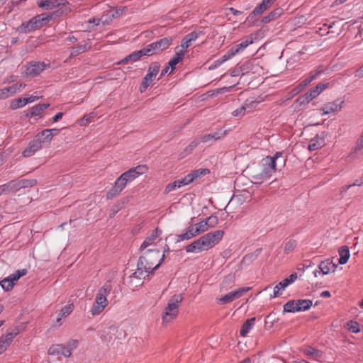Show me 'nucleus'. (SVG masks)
<instances>
[{"label": "nucleus", "instance_id": "obj_59", "mask_svg": "<svg viewBox=\"0 0 363 363\" xmlns=\"http://www.w3.org/2000/svg\"><path fill=\"white\" fill-rule=\"evenodd\" d=\"M322 70H315L310 72V76L308 77V79L311 80V82L313 81L317 78V77L321 73Z\"/></svg>", "mask_w": 363, "mask_h": 363}, {"label": "nucleus", "instance_id": "obj_38", "mask_svg": "<svg viewBox=\"0 0 363 363\" xmlns=\"http://www.w3.org/2000/svg\"><path fill=\"white\" fill-rule=\"evenodd\" d=\"M74 309V305L72 303L68 304L63 307L59 312L57 317V321L60 322L62 318L67 317Z\"/></svg>", "mask_w": 363, "mask_h": 363}, {"label": "nucleus", "instance_id": "obj_37", "mask_svg": "<svg viewBox=\"0 0 363 363\" xmlns=\"http://www.w3.org/2000/svg\"><path fill=\"white\" fill-rule=\"evenodd\" d=\"M339 263L340 264H345L349 259L350 250L347 246H343L339 250Z\"/></svg>", "mask_w": 363, "mask_h": 363}, {"label": "nucleus", "instance_id": "obj_26", "mask_svg": "<svg viewBox=\"0 0 363 363\" xmlns=\"http://www.w3.org/2000/svg\"><path fill=\"white\" fill-rule=\"evenodd\" d=\"M255 324V318L247 319L242 325L240 334L242 337H246Z\"/></svg>", "mask_w": 363, "mask_h": 363}, {"label": "nucleus", "instance_id": "obj_5", "mask_svg": "<svg viewBox=\"0 0 363 363\" xmlns=\"http://www.w3.org/2000/svg\"><path fill=\"white\" fill-rule=\"evenodd\" d=\"M140 251L142 255L139 258V266L144 264L152 272L161 265L165 257V249L162 253L158 249H145Z\"/></svg>", "mask_w": 363, "mask_h": 363}, {"label": "nucleus", "instance_id": "obj_64", "mask_svg": "<svg viewBox=\"0 0 363 363\" xmlns=\"http://www.w3.org/2000/svg\"><path fill=\"white\" fill-rule=\"evenodd\" d=\"M356 77L362 78L363 77V66L360 67L359 69H357L354 74Z\"/></svg>", "mask_w": 363, "mask_h": 363}, {"label": "nucleus", "instance_id": "obj_54", "mask_svg": "<svg viewBox=\"0 0 363 363\" xmlns=\"http://www.w3.org/2000/svg\"><path fill=\"white\" fill-rule=\"evenodd\" d=\"M247 107V104H245L243 106H242L239 108H237L236 110L233 111L232 114L234 116H242L245 113Z\"/></svg>", "mask_w": 363, "mask_h": 363}, {"label": "nucleus", "instance_id": "obj_63", "mask_svg": "<svg viewBox=\"0 0 363 363\" xmlns=\"http://www.w3.org/2000/svg\"><path fill=\"white\" fill-rule=\"evenodd\" d=\"M275 1L276 0H262V3L264 4V5L268 9L274 4Z\"/></svg>", "mask_w": 363, "mask_h": 363}, {"label": "nucleus", "instance_id": "obj_25", "mask_svg": "<svg viewBox=\"0 0 363 363\" xmlns=\"http://www.w3.org/2000/svg\"><path fill=\"white\" fill-rule=\"evenodd\" d=\"M199 37V35L196 32H191L186 35L182 40L181 47L182 50H186L188 48L192 43V42L195 41Z\"/></svg>", "mask_w": 363, "mask_h": 363}, {"label": "nucleus", "instance_id": "obj_57", "mask_svg": "<svg viewBox=\"0 0 363 363\" xmlns=\"http://www.w3.org/2000/svg\"><path fill=\"white\" fill-rule=\"evenodd\" d=\"M329 86V83H320L318 84L315 89L318 91V94H320L322 91H323L325 89Z\"/></svg>", "mask_w": 363, "mask_h": 363}, {"label": "nucleus", "instance_id": "obj_33", "mask_svg": "<svg viewBox=\"0 0 363 363\" xmlns=\"http://www.w3.org/2000/svg\"><path fill=\"white\" fill-rule=\"evenodd\" d=\"M283 13L282 9L277 8L271 11L267 16L263 17L262 21L264 23H268L271 22L272 21H274L277 19L278 17H279Z\"/></svg>", "mask_w": 363, "mask_h": 363}, {"label": "nucleus", "instance_id": "obj_13", "mask_svg": "<svg viewBox=\"0 0 363 363\" xmlns=\"http://www.w3.org/2000/svg\"><path fill=\"white\" fill-rule=\"evenodd\" d=\"M344 104L345 101L342 99H337L332 102L326 103L320 109V111L323 112L321 115L325 116L333 112L340 111L342 109Z\"/></svg>", "mask_w": 363, "mask_h": 363}, {"label": "nucleus", "instance_id": "obj_4", "mask_svg": "<svg viewBox=\"0 0 363 363\" xmlns=\"http://www.w3.org/2000/svg\"><path fill=\"white\" fill-rule=\"evenodd\" d=\"M113 293L116 294V290H113L111 281H106L97 291L95 301L90 309V313L93 316L101 314L108 305L107 296Z\"/></svg>", "mask_w": 363, "mask_h": 363}, {"label": "nucleus", "instance_id": "obj_24", "mask_svg": "<svg viewBox=\"0 0 363 363\" xmlns=\"http://www.w3.org/2000/svg\"><path fill=\"white\" fill-rule=\"evenodd\" d=\"M319 269L323 274H328L330 272H335L336 265L330 259L322 261L319 264Z\"/></svg>", "mask_w": 363, "mask_h": 363}, {"label": "nucleus", "instance_id": "obj_53", "mask_svg": "<svg viewBox=\"0 0 363 363\" xmlns=\"http://www.w3.org/2000/svg\"><path fill=\"white\" fill-rule=\"evenodd\" d=\"M22 188L32 187L37 183L35 179H20Z\"/></svg>", "mask_w": 363, "mask_h": 363}, {"label": "nucleus", "instance_id": "obj_35", "mask_svg": "<svg viewBox=\"0 0 363 363\" xmlns=\"http://www.w3.org/2000/svg\"><path fill=\"white\" fill-rule=\"evenodd\" d=\"M296 301L297 312L307 311L312 306L313 304L312 301L309 299H298Z\"/></svg>", "mask_w": 363, "mask_h": 363}, {"label": "nucleus", "instance_id": "obj_27", "mask_svg": "<svg viewBox=\"0 0 363 363\" xmlns=\"http://www.w3.org/2000/svg\"><path fill=\"white\" fill-rule=\"evenodd\" d=\"M49 106V104H37L30 108L27 116L33 117L40 116Z\"/></svg>", "mask_w": 363, "mask_h": 363}, {"label": "nucleus", "instance_id": "obj_19", "mask_svg": "<svg viewBox=\"0 0 363 363\" xmlns=\"http://www.w3.org/2000/svg\"><path fill=\"white\" fill-rule=\"evenodd\" d=\"M150 273H152V272H151L150 269H147V268L144 264H143V266H139L138 261L137 264V269L135 271V272L133 273L130 278L131 281H133L134 279L141 281Z\"/></svg>", "mask_w": 363, "mask_h": 363}, {"label": "nucleus", "instance_id": "obj_22", "mask_svg": "<svg viewBox=\"0 0 363 363\" xmlns=\"http://www.w3.org/2000/svg\"><path fill=\"white\" fill-rule=\"evenodd\" d=\"M37 29L39 28H38L37 24H35L33 18H32L29 21L23 23L18 27V30L21 33H28Z\"/></svg>", "mask_w": 363, "mask_h": 363}, {"label": "nucleus", "instance_id": "obj_50", "mask_svg": "<svg viewBox=\"0 0 363 363\" xmlns=\"http://www.w3.org/2000/svg\"><path fill=\"white\" fill-rule=\"evenodd\" d=\"M318 95V91H317L315 88H313L306 94V100L308 103H309L313 99H315Z\"/></svg>", "mask_w": 363, "mask_h": 363}, {"label": "nucleus", "instance_id": "obj_28", "mask_svg": "<svg viewBox=\"0 0 363 363\" xmlns=\"http://www.w3.org/2000/svg\"><path fill=\"white\" fill-rule=\"evenodd\" d=\"M209 173V170L206 168H201L196 170H193L191 172L187 174L189 179L191 183L194 182L196 179L205 176Z\"/></svg>", "mask_w": 363, "mask_h": 363}, {"label": "nucleus", "instance_id": "obj_49", "mask_svg": "<svg viewBox=\"0 0 363 363\" xmlns=\"http://www.w3.org/2000/svg\"><path fill=\"white\" fill-rule=\"evenodd\" d=\"M311 80L308 78H306L303 81H301L298 85L294 89L295 94H298L306 86H308L311 83Z\"/></svg>", "mask_w": 363, "mask_h": 363}, {"label": "nucleus", "instance_id": "obj_56", "mask_svg": "<svg viewBox=\"0 0 363 363\" xmlns=\"http://www.w3.org/2000/svg\"><path fill=\"white\" fill-rule=\"evenodd\" d=\"M235 52L232 50L230 48L225 55H223L221 57H220V60L222 61V63H224L227 60L231 59L233 57H234Z\"/></svg>", "mask_w": 363, "mask_h": 363}, {"label": "nucleus", "instance_id": "obj_43", "mask_svg": "<svg viewBox=\"0 0 363 363\" xmlns=\"http://www.w3.org/2000/svg\"><path fill=\"white\" fill-rule=\"evenodd\" d=\"M208 230V226H207V223L206 219L203 220L198 223L196 224V228H194V230L195 231L196 235L200 233L206 232Z\"/></svg>", "mask_w": 363, "mask_h": 363}, {"label": "nucleus", "instance_id": "obj_7", "mask_svg": "<svg viewBox=\"0 0 363 363\" xmlns=\"http://www.w3.org/2000/svg\"><path fill=\"white\" fill-rule=\"evenodd\" d=\"M78 344L77 340H72L67 345L56 344L52 345L48 349V354L50 355H62L69 357L72 354L73 349L76 348Z\"/></svg>", "mask_w": 363, "mask_h": 363}, {"label": "nucleus", "instance_id": "obj_14", "mask_svg": "<svg viewBox=\"0 0 363 363\" xmlns=\"http://www.w3.org/2000/svg\"><path fill=\"white\" fill-rule=\"evenodd\" d=\"M19 333L18 328H13L0 338V355L6 350L14 337Z\"/></svg>", "mask_w": 363, "mask_h": 363}, {"label": "nucleus", "instance_id": "obj_40", "mask_svg": "<svg viewBox=\"0 0 363 363\" xmlns=\"http://www.w3.org/2000/svg\"><path fill=\"white\" fill-rule=\"evenodd\" d=\"M288 284L283 279L274 287L273 297L279 296L283 291L288 286Z\"/></svg>", "mask_w": 363, "mask_h": 363}, {"label": "nucleus", "instance_id": "obj_34", "mask_svg": "<svg viewBox=\"0 0 363 363\" xmlns=\"http://www.w3.org/2000/svg\"><path fill=\"white\" fill-rule=\"evenodd\" d=\"M303 353L306 355L311 356L315 360H320L323 356V353L320 350H316L311 346L306 347L303 350Z\"/></svg>", "mask_w": 363, "mask_h": 363}, {"label": "nucleus", "instance_id": "obj_23", "mask_svg": "<svg viewBox=\"0 0 363 363\" xmlns=\"http://www.w3.org/2000/svg\"><path fill=\"white\" fill-rule=\"evenodd\" d=\"M52 14L41 13L33 17V20L37 24L38 28H40L47 25L52 18Z\"/></svg>", "mask_w": 363, "mask_h": 363}, {"label": "nucleus", "instance_id": "obj_39", "mask_svg": "<svg viewBox=\"0 0 363 363\" xmlns=\"http://www.w3.org/2000/svg\"><path fill=\"white\" fill-rule=\"evenodd\" d=\"M53 138V133H51V130L48 129L43 130L40 133H39L36 138H41L42 144L44 143H50Z\"/></svg>", "mask_w": 363, "mask_h": 363}, {"label": "nucleus", "instance_id": "obj_17", "mask_svg": "<svg viewBox=\"0 0 363 363\" xmlns=\"http://www.w3.org/2000/svg\"><path fill=\"white\" fill-rule=\"evenodd\" d=\"M172 39L171 37H165L150 45H152V50L155 53L157 51H162L167 49L172 44Z\"/></svg>", "mask_w": 363, "mask_h": 363}, {"label": "nucleus", "instance_id": "obj_48", "mask_svg": "<svg viewBox=\"0 0 363 363\" xmlns=\"http://www.w3.org/2000/svg\"><path fill=\"white\" fill-rule=\"evenodd\" d=\"M347 328L350 332L354 333H358L360 331V325L356 321L350 320L347 323Z\"/></svg>", "mask_w": 363, "mask_h": 363}, {"label": "nucleus", "instance_id": "obj_29", "mask_svg": "<svg viewBox=\"0 0 363 363\" xmlns=\"http://www.w3.org/2000/svg\"><path fill=\"white\" fill-rule=\"evenodd\" d=\"M194 232L193 225L191 224L184 233L177 235V242H179L183 240H187L196 236V234Z\"/></svg>", "mask_w": 363, "mask_h": 363}, {"label": "nucleus", "instance_id": "obj_1", "mask_svg": "<svg viewBox=\"0 0 363 363\" xmlns=\"http://www.w3.org/2000/svg\"><path fill=\"white\" fill-rule=\"evenodd\" d=\"M147 171L145 165H138L123 172L115 182L113 186L106 193V199L111 200L118 196L126 185Z\"/></svg>", "mask_w": 363, "mask_h": 363}, {"label": "nucleus", "instance_id": "obj_30", "mask_svg": "<svg viewBox=\"0 0 363 363\" xmlns=\"http://www.w3.org/2000/svg\"><path fill=\"white\" fill-rule=\"evenodd\" d=\"M88 43L86 42L81 43L77 46L72 47L70 48V55L69 58L77 57L79 55L84 52L87 49Z\"/></svg>", "mask_w": 363, "mask_h": 363}, {"label": "nucleus", "instance_id": "obj_18", "mask_svg": "<svg viewBox=\"0 0 363 363\" xmlns=\"http://www.w3.org/2000/svg\"><path fill=\"white\" fill-rule=\"evenodd\" d=\"M189 184H191V182L187 175H186L184 178L181 179H177L172 183L168 184L165 187L164 193H169L177 188H180Z\"/></svg>", "mask_w": 363, "mask_h": 363}, {"label": "nucleus", "instance_id": "obj_42", "mask_svg": "<svg viewBox=\"0 0 363 363\" xmlns=\"http://www.w3.org/2000/svg\"><path fill=\"white\" fill-rule=\"evenodd\" d=\"M296 301H289L284 305V313H295L297 312Z\"/></svg>", "mask_w": 363, "mask_h": 363}, {"label": "nucleus", "instance_id": "obj_61", "mask_svg": "<svg viewBox=\"0 0 363 363\" xmlns=\"http://www.w3.org/2000/svg\"><path fill=\"white\" fill-rule=\"evenodd\" d=\"M261 249H257L256 251H255V255H247L246 256L244 257V260H250L252 258H255L261 252Z\"/></svg>", "mask_w": 363, "mask_h": 363}, {"label": "nucleus", "instance_id": "obj_45", "mask_svg": "<svg viewBox=\"0 0 363 363\" xmlns=\"http://www.w3.org/2000/svg\"><path fill=\"white\" fill-rule=\"evenodd\" d=\"M297 242L295 240L290 239L288 240L284 245V252L289 254L294 250L296 247Z\"/></svg>", "mask_w": 363, "mask_h": 363}, {"label": "nucleus", "instance_id": "obj_15", "mask_svg": "<svg viewBox=\"0 0 363 363\" xmlns=\"http://www.w3.org/2000/svg\"><path fill=\"white\" fill-rule=\"evenodd\" d=\"M26 86L25 84L16 83L10 86L0 89V100L6 99L17 92H20Z\"/></svg>", "mask_w": 363, "mask_h": 363}, {"label": "nucleus", "instance_id": "obj_10", "mask_svg": "<svg viewBox=\"0 0 363 363\" xmlns=\"http://www.w3.org/2000/svg\"><path fill=\"white\" fill-rule=\"evenodd\" d=\"M28 272L26 269H18L10 274L8 277L0 281V285L2 289L6 291L11 290L16 281H17L21 277L25 276Z\"/></svg>", "mask_w": 363, "mask_h": 363}, {"label": "nucleus", "instance_id": "obj_62", "mask_svg": "<svg viewBox=\"0 0 363 363\" xmlns=\"http://www.w3.org/2000/svg\"><path fill=\"white\" fill-rule=\"evenodd\" d=\"M222 61L220 60V59H218L213 62V63L209 67L210 69H216L218 67H220L222 65Z\"/></svg>", "mask_w": 363, "mask_h": 363}, {"label": "nucleus", "instance_id": "obj_47", "mask_svg": "<svg viewBox=\"0 0 363 363\" xmlns=\"http://www.w3.org/2000/svg\"><path fill=\"white\" fill-rule=\"evenodd\" d=\"M9 186V189L11 191H16L21 189H22L21 181L19 180H12L7 183Z\"/></svg>", "mask_w": 363, "mask_h": 363}, {"label": "nucleus", "instance_id": "obj_3", "mask_svg": "<svg viewBox=\"0 0 363 363\" xmlns=\"http://www.w3.org/2000/svg\"><path fill=\"white\" fill-rule=\"evenodd\" d=\"M282 155L281 152H277L273 157L268 156L262 160L258 169L252 176L256 182L262 183L271 177L272 174L276 170L277 160L281 158Z\"/></svg>", "mask_w": 363, "mask_h": 363}, {"label": "nucleus", "instance_id": "obj_2", "mask_svg": "<svg viewBox=\"0 0 363 363\" xmlns=\"http://www.w3.org/2000/svg\"><path fill=\"white\" fill-rule=\"evenodd\" d=\"M224 234L222 230L208 233L188 245L185 250L187 253H199L208 250L220 242Z\"/></svg>", "mask_w": 363, "mask_h": 363}, {"label": "nucleus", "instance_id": "obj_31", "mask_svg": "<svg viewBox=\"0 0 363 363\" xmlns=\"http://www.w3.org/2000/svg\"><path fill=\"white\" fill-rule=\"evenodd\" d=\"M252 43L253 40L251 38H247L239 44H237L236 45L232 47L231 49L236 55L237 54L243 51L248 45H250Z\"/></svg>", "mask_w": 363, "mask_h": 363}, {"label": "nucleus", "instance_id": "obj_6", "mask_svg": "<svg viewBox=\"0 0 363 363\" xmlns=\"http://www.w3.org/2000/svg\"><path fill=\"white\" fill-rule=\"evenodd\" d=\"M183 300L182 294H175L168 301L162 313V323L167 325L177 318L179 313V307Z\"/></svg>", "mask_w": 363, "mask_h": 363}, {"label": "nucleus", "instance_id": "obj_52", "mask_svg": "<svg viewBox=\"0 0 363 363\" xmlns=\"http://www.w3.org/2000/svg\"><path fill=\"white\" fill-rule=\"evenodd\" d=\"M206 220L207 223V226H208V229L216 227L218 221L217 216H209L206 219Z\"/></svg>", "mask_w": 363, "mask_h": 363}, {"label": "nucleus", "instance_id": "obj_55", "mask_svg": "<svg viewBox=\"0 0 363 363\" xmlns=\"http://www.w3.org/2000/svg\"><path fill=\"white\" fill-rule=\"evenodd\" d=\"M94 113H90L89 114H86L83 116V118L80 121L81 125H86L88 123L91 122L92 118H94Z\"/></svg>", "mask_w": 363, "mask_h": 363}, {"label": "nucleus", "instance_id": "obj_20", "mask_svg": "<svg viewBox=\"0 0 363 363\" xmlns=\"http://www.w3.org/2000/svg\"><path fill=\"white\" fill-rule=\"evenodd\" d=\"M225 135H226L225 131H223V130H220L217 132L206 134V135L201 136L200 138V142L206 143L212 140H218L223 138Z\"/></svg>", "mask_w": 363, "mask_h": 363}, {"label": "nucleus", "instance_id": "obj_44", "mask_svg": "<svg viewBox=\"0 0 363 363\" xmlns=\"http://www.w3.org/2000/svg\"><path fill=\"white\" fill-rule=\"evenodd\" d=\"M151 47H152V45H150L149 44L144 48L136 51V52L138 55L139 58L140 59L143 56H150V55H153L154 52H153Z\"/></svg>", "mask_w": 363, "mask_h": 363}, {"label": "nucleus", "instance_id": "obj_9", "mask_svg": "<svg viewBox=\"0 0 363 363\" xmlns=\"http://www.w3.org/2000/svg\"><path fill=\"white\" fill-rule=\"evenodd\" d=\"M162 231L160 228H156L151 233H150L141 244L139 250L155 249L157 243L162 240Z\"/></svg>", "mask_w": 363, "mask_h": 363}, {"label": "nucleus", "instance_id": "obj_21", "mask_svg": "<svg viewBox=\"0 0 363 363\" xmlns=\"http://www.w3.org/2000/svg\"><path fill=\"white\" fill-rule=\"evenodd\" d=\"M38 6L44 10H51L59 7L61 4L58 0H38Z\"/></svg>", "mask_w": 363, "mask_h": 363}, {"label": "nucleus", "instance_id": "obj_58", "mask_svg": "<svg viewBox=\"0 0 363 363\" xmlns=\"http://www.w3.org/2000/svg\"><path fill=\"white\" fill-rule=\"evenodd\" d=\"M297 279V274L292 273L289 277L285 278V282L288 284V285L294 283Z\"/></svg>", "mask_w": 363, "mask_h": 363}, {"label": "nucleus", "instance_id": "obj_46", "mask_svg": "<svg viewBox=\"0 0 363 363\" xmlns=\"http://www.w3.org/2000/svg\"><path fill=\"white\" fill-rule=\"evenodd\" d=\"M27 104L26 103V98H18L14 99L11 103V107L13 109H16L18 108H22L26 106Z\"/></svg>", "mask_w": 363, "mask_h": 363}, {"label": "nucleus", "instance_id": "obj_41", "mask_svg": "<svg viewBox=\"0 0 363 363\" xmlns=\"http://www.w3.org/2000/svg\"><path fill=\"white\" fill-rule=\"evenodd\" d=\"M140 60L138 53L136 51L130 53V55H127L124 58H123L121 61L118 62V65H125L128 62H135Z\"/></svg>", "mask_w": 363, "mask_h": 363}, {"label": "nucleus", "instance_id": "obj_32", "mask_svg": "<svg viewBox=\"0 0 363 363\" xmlns=\"http://www.w3.org/2000/svg\"><path fill=\"white\" fill-rule=\"evenodd\" d=\"M186 50H177L175 55L169 60V66L171 67L172 70L175 68V66L183 59Z\"/></svg>", "mask_w": 363, "mask_h": 363}, {"label": "nucleus", "instance_id": "obj_11", "mask_svg": "<svg viewBox=\"0 0 363 363\" xmlns=\"http://www.w3.org/2000/svg\"><path fill=\"white\" fill-rule=\"evenodd\" d=\"M250 289V287H242L235 291H230V293L221 296L218 299L220 304H226L233 301L234 300L241 297L244 294L247 293Z\"/></svg>", "mask_w": 363, "mask_h": 363}, {"label": "nucleus", "instance_id": "obj_36", "mask_svg": "<svg viewBox=\"0 0 363 363\" xmlns=\"http://www.w3.org/2000/svg\"><path fill=\"white\" fill-rule=\"evenodd\" d=\"M323 145L324 139L323 138L316 136L311 140L308 145V150L310 151H314L320 148Z\"/></svg>", "mask_w": 363, "mask_h": 363}, {"label": "nucleus", "instance_id": "obj_51", "mask_svg": "<svg viewBox=\"0 0 363 363\" xmlns=\"http://www.w3.org/2000/svg\"><path fill=\"white\" fill-rule=\"evenodd\" d=\"M267 7L262 2L258 4L252 11V15L253 16H259L264 13L267 10Z\"/></svg>", "mask_w": 363, "mask_h": 363}, {"label": "nucleus", "instance_id": "obj_8", "mask_svg": "<svg viewBox=\"0 0 363 363\" xmlns=\"http://www.w3.org/2000/svg\"><path fill=\"white\" fill-rule=\"evenodd\" d=\"M160 69V64L158 62H152L147 69V72L143 77L140 86L141 93L144 92L155 79Z\"/></svg>", "mask_w": 363, "mask_h": 363}, {"label": "nucleus", "instance_id": "obj_60", "mask_svg": "<svg viewBox=\"0 0 363 363\" xmlns=\"http://www.w3.org/2000/svg\"><path fill=\"white\" fill-rule=\"evenodd\" d=\"M9 192H11V191L9 189L7 183L0 186V196L2 195L3 194H7Z\"/></svg>", "mask_w": 363, "mask_h": 363}, {"label": "nucleus", "instance_id": "obj_16", "mask_svg": "<svg viewBox=\"0 0 363 363\" xmlns=\"http://www.w3.org/2000/svg\"><path fill=\"white\" fill-rule=\"evenodd\" d=\"M42 148L41 138H35L31 140L28 147L23 151L22 155L24 157H29L33 155L36 152Z\"/></svg>", "mask_w": 363, "mask_h": 363}, {"label": "nucleus", "instance_id": "obj_12", "mask_svg": "<svg viewBox=\"0 0 363 363\" xmlns=\"http://www.w3.org/2000/svg\"><path fill=\"white\" fill-rule=\"evenodd\" d=\"M48 65L44 62L31 61L25 66V74L27 76L35 77L42 72Z\"/></svg>", "mask_w": 363, "mask_h": 363}]
</instances>
